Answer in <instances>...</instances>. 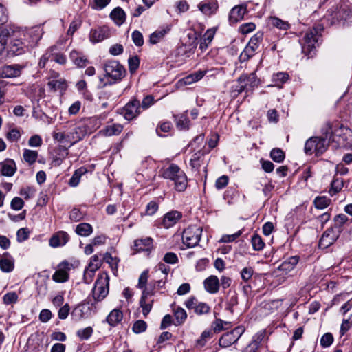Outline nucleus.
<instances>
[{
  "mask_svg": "<svg viewBox=\"0 0 352 352\" xmlns=\"http://www.w3.org/2000/svg\"><path fill=\"white\" fill-rule=\"evenodd\" d=\"M7 37V53L11 56H19L28 50L26 43V34L24 30L14 26L6 27L0 36Z\"/></svg>",
  "mask_w": 352,
  "mask_h": 352,
  "instance_id": "f257e3e1",
  "label": "nucleus"
},
{
  "mask_svg": "<svg viewBox=\"0 0 352 352\" xmlns=\"http://www.w3.org/2000/svg\"><path fill=\"white\" fill-rule=\"evenodd\" d=\"M340 131V130H336L333 133L331 128L328 126L324 133V137H311L306 141L304 148L305 153L309 155L314 153L317 156L322 155L327 150L328 145L327 140H328L329 142L337 141L336 136L340 135V134H337Z\"/></svg>",
  "mask_w": 352,
  "mask_h": 352,
  "instance_id": "f03ea898",
  "label": "nucleus"
},
{
  "mask_svg": "<svg viewBox=\"0 0 352 352\" xmlns=\"http://www.w3.org/2000/svg\"><path fill=\"white\" fill-rule=\"evenodd\" d=\"M160 174L164 179H170L174 182L175 189L178 192H184L188 186L187 176L185 173L175 164H171L166 168L160 170Z\"/></svg>",
  "mask_w": 352,
  "mask_h": 352,
  "instance_id": "7ed1b4c3",
  "label": "nucleus"
},
{
  "mask_svg": "<svg viewBox=\"0 0 352 352\" xmlns=\"http://www.w3.org/2000/svg\"><path fill=\"white\" fill-rule=\"evenodd\" d=\"M322 30V25L318 24L305 33L302 43V52L308 58H312L316 54V48L319 45Z\"/></svg>",
  "mask_w": 352,
  "mask_h": 352,
  "instance_id": "20e7f679",
  "label": "nucleus"
},
{
  "mask_svg": "<svg viewBox=\"0 0 352 352\" xmlns=\"http://www.w3.org/2000/svg\"><path fill=\"white\" fill-rule=\"evenodd\" d=\"M109 277L107 274H98L92 289V296L95 302L102 301L109 294Z\"/></svg>",
  "mask_w": 352,
  "mask_h": 352,
  "instance_id": "39448f33",
  "label": "nucleus"
},
{
  "mask_svg": "<svg viewBox=\"0 0 352 352\" xmlns=\"http://www.w3.org/2000/svg\"><path fill=\"white\" fill-rule=\"evenodd\" d=\"M202 228L197 226H190L185 229L182 234V241L188 248L196 246L200 241Z\"/></svg>",
  "mask_w": 352,
  "mask_h": 352,
  "instance_id": "423d86ee",
  "label": "nucleus"
},
{
  "mask_svg": "<svg viewBox=\"0 0 352 352\" xmlns=\"http://www.w3.org/2000/svg\"><path fill=\"white\" fill-rule=\"evenodd\" d=\"M106 75L115 81L122 80L126 75V69L117 60H107L104 65Z\"/></svg>",
  "mask_w": 352,
  "mask_h": 352,
  "instance_id": "0eeeda50",
  "label": "nucleus"
},
{
  "mask_svg": "<svg viewBox=\"0 0 352 352\" xmlns=\"http://www.w3.org/2000/svg\"><path fill=\"white\" fill-rule=\"evenodd\" d=\"M245 331L243 326H238L230 331L223 333L219 340V344L221 347H228L236 343Z\"/></svg>",
  "mask_w": 352,
  "mask_h": 352,
  "instance_id": "6e6552de",
  "label": "nucleus"
},
{
  "mask_svg": "<svg viewBox=\"0 0 352 352\" xmlns=\"http://www.w3.org/2000/svg\"><path fill=\"white\" fill-rule=\"evenodd\" d=\"M141 112L140 102L136 98H133L123 107L121 113L126 120H132L137 118Z\"/></svg>",
  "mask_w": 352,
  "mask_h": 352,
  "instance_id": "1a4fd4ad",
  "label": "nucleus"
},
{
  "mask_svg": "<svg viewBox=\"0 0 352 352\" xmlns=\"http://www.w3.org/2000/svg\"><path fill=\"white\" fill-rule=\"evenodd\" d=\"M88 133V126L84 124H80L75 126L73 130L67 134V137L70 138V144L69 146H73L76 142L81 140Z\"/></svg>",
  "mask_w": 352,
  "mask_h": 352,
  "instance_id": "9d476101",
  "label": "nucleus"
},
{
  "mask_svg": "<svg viewBox=\"0 0 352 352\" xmlns=\"http://www.w3.org/2000/svg\"><path fill=\"white\" fill-rule=\"evenodd\" d=\"M23 65L19 64L5 65L0 67V78H15L21 75Z\"/></svg>",
  "mask_w": 352,
  "mask_h": 352,
  "instance_id": "9b49d317",
  "label": "nucleus"
},
{
  "mask_svg": "<svg viewBox=\"0 0 352 352\" xmlns=\"http://www.w3.org/2000/svg\"><path fill=\"white\" fill-rule=\"evenodd\" d=\"M339 233L333 228H328L322 235L318 246L321 249H326L331 245L338 238Z\"/></svg>",
  "mask_w": 352,
  "mask_h": 352,
  "instance_id": "f8f14e48",
  "label": "nucleus"
},
{
  "mask_svg": "<svg viewBox=\"0 0 352 352\" xmlns=\"http://www.w3.org/2000/svg\"><path fill=\"white\" fill-rule=\"evenodd\" d=\"M17 170L14 160L8 158L0 162V176L12 177Z\"/></svg>",
  "mask_w": 352,
  "mask_h": 352,
  "instance_id": "ddd939ff",
  "label": "nucleus"
},
{
  "mask_svg": "<svg viewBox=\"0 0 352 352\" xmlns=\"http://www.w3.org/2000/svg\"><path fill=\"white\" fill-rule=\"evenodd\" d=\"M69 240V234L65 231H58L50 238L49 243L52 248L65 245Z\"/></svg>",
  "mask_w": 352,
  "mask_h": 352,
  "instance_id": "4468645a",
  "label": "nucleus"
},
{
  "mask_svg": "<svg viewBox=\"0 0 352 352\" xmlns=\"http://www.w3.org/2000/svg\"><path fill=\"white\" fill-rule=\"evenodd\" d=\"M182 217V212L177 210H172L167 212L163 218L162 226L165 228L173 226Z\"/></svg>",
  "mask_w": 352,
  "mask_h": 352,
  "instance_id": "2eb2a0df",
  "label": "nucleus"
},
{
  "mask_svg": "<svg viewBox=\"0 0 352 352\" xmlns=\"http://www.w3.org/2000/svg\"><path fill=\"white\" fill-rule=\"evenodd\" d=\"M26 34V43L29 47H34L42 37L41 30L39 28L25 31Z\"/></svg>",
  "mask_w": 352,
  "mask_h": 352,
  "instance_id": "dca6fc26",
  "label": "nucleus"
},
{
  "mask_svg": "<svg viewBox=\"0 0 352 352\" xmlns=\"http://www.w3.org/2000/svg\"><path fill=\"white\" fill-rule=\"evenodd\" d=\"M154 295V292L152 290H149L148 289H144V290L142 291V296L140 300V305L142 308V314L144 317H146L147 315L151 311L152 307H153V300H151V302L147 303L146 302V298L149 296Z\"/></svg>",
  "mask_w": 352,
  "mask_h": 352,
  "instance_id": "f3484780",
  "label": "nucleus"
},
{
  "mask_svg": "<svg viewBox=\"0 0 352 352\" xmlns=\"http://www.w3.org/2000/svg\"><path fill=\"white\" fill-rule=\"evenodd\" d=\"M109 31L107 28L102 27L92 30L90 33V39L92 42H100L108 38Z\"/></svg>",
  "mask_w": 352,
  "mask_h": 352,
  "instance_id": "a211bd4d",
  "label": "nucleus"
},
{
  "mask_svg": "<svg viewBox=\"0 0 352 352\" xmlns=\"http://www.w3.org/2000/svg\"><path fill=\"white\" fill-rule=\"evenodd\" d=\"M246 13V8L243 6H235L233 8L229 14V21L230 23H236L243 19Z\"/></svg>",
  "mask_w": 352,
  "mask_h": 352,
  "instance_id": "6ab92c4d",
  "label": "nucleus"
},
{
  "mask_svg": "<svg viewBox=\"0 0 352 352\" xmlns=\"http://www.w3.org/2000/svg\"><path fill=\"white\" fill-rule=\"evenodd\" d=\"M204 287L210 294H215L219 291L220 283L216 276H210L204 280Z\"/></svg>",
  "mask_w": 352,
  "mask_h": 352,
  "instance_id": "aec40b11",
  "label": "nucleus"
},
{
  "mask_svg": "<svg viewBox=\"0 0 352 352\" xmlns=\"http://www.w3.org/2000/svg\"><path fill=\"white\" fill-rule=\"evenodd\" d=\"M170 30V25L160 28L150 35L149 42L151 44H156L162 41L165 35Z\"/></svg>",
  "mask_w": 352,
  "mask_h": 352,
  "instance_id": "412c9836",
  "label": "nucleus"
},
{
  "mask_svg": "<svg viewBox=\"0 0 352 352\" xmlns=\"http://www.w3.org/2000/svg\"><path fill=\"white\" fill-rule=\"evenodd\" d=\"M134 247L138 252L150 251L153 248V239L146 237L137 239L134 241Z\"/></svg>",
  "mask_w": 352,
  "mask_h": 352,
  "instance_id": "4be33fe9",
  "label": "nucleus"
},
{
  "mask_svg": "<svg viewBox=\"0 0 352 352\" xmlns=\"http://www.w3.org/2000/svg\"><path fill=\"white\" fill-rule=\"evenodd\" d=\"M199 9L205 14L210 15L218 9V3L215 0L201 2L198 5Z\"/></svg>",
  "mask_w": 352,
  "mask_h": 352,
  "instance_id": "5701e85b",
  "label": "nucleus"
},
{
  "mask_svg": "<svg viewBox=\"0 0 352 352\" xmlns=\"http://www.w3.org/2000/svg\"><path fill=\"white\" fill-rule=\"evenodd\" d=\"M0 269L3 272H10L14 269V261L8 252L0 259Z\"/></svg>",
  "mask_w": 352,
  "mask_h": 352,
  "instance_id": "b1692460",
  "label": "nucleus"
},
{
  "mask_svg": "<svg viewBox=\"0 0 352 352\" xmlns=\"http://www.w3.org/2000/svg\"><path fill=\"white\" fill-rule=\"evenodd\" d=\"M123 318V314L118 309H113L107 316L106 320L112 327L116 326Z\"/></svg>",
  "mask_w": 352,
  "mask_h": 352,
  "instance_id": "393cba45",
  "label": "nucleus"
},
{
  "mask_svg": "<svg viewBox=\"0 0 352 352\" xmlns=\"http://www.w3.org/2000/svg\"><path fill=\"white\" fill-rule=\"evenodd\" d=\"M47 86L52 91H62L67 89V85L65 79L58 78L49 80Z\"/></svg>",
  "mask_w": 352,
  "mask_h": 352,
  "instance_id": "a878e982",
  "label": "nucleus"
},
{
  "mask_svg": "<svg viewBox=\"0 0 352 352\" xmlns=\"http://www.w3.org/2000/svg\"><path fill=\"white\" fill-rule=\"evenodd\" d=\"M177 127L180 129H188L189 127L190 120L187 116V111L177 116H174Z\"/></svg>",
  "mask_w": 352,
  "mask_h": 352,
  "instance_id": "bb28decb",
  "label": "nucleus"
},
{
  "mask_svg": "<svg viewBox=\"0 0 352 352\" xmlns=\"http://www.w3.org/2000/svg\"><path fill=\"white\" fill-rule=\"evenodd\" d=\"M239 83L248 82V86L251 88L258 85L257 77L255 72H252L250 74H242L237 80Z\"/></svg>",
  "mask_w": 352,
  "mask_h": 352,
  "instance_id": "cd10ccee",
  "label": "nucleus"
},
{
  "mask_svg": "<svg viewBox=\"0 0 352 352\" xmlns=\"http://www.w3.org/2000/svg\"><path fill=\"white\" fill-rule=\"evenodd\" d=\"M110 16L117 25H120L124 22L126 14L121 8L117 7L112 10Z\"/></svg>",
  "mask_w": 352,
  "mask_h": 352,
  "instance_id": "c85d7f7f",
  "label": "nucleus"
},
{
  "mask_svg": "<svg viewBox=\"0 0 352 352\" xmlns=\"http://www.w3.org/2000/svg\"><path fill=\"white\" fill-rule=\"evenodd\" d=\"M239 303L238 295L235 291H229L228 296L226 300V309L228 310L230 313H234V307Z\"/></svg>",
  "mask_w": 352,
  "mask_h": 352,
  "instance_id": "c756f323",
  "label": "nucleus"
},
{
  "mask_svg": "<svg viewBox=\"0 0 352 352\" xmlns=\"http://www.w3.org/2000/svg\"><path fill=\"white\" fill-rule=\"evenodd\" d=\"M76 233L81 236H89L93 232L92 226L87 223H79L75 230Z\"/></svg>",
  "mask_w": 352,
  "mask_h": 352,
  "instance_id": "7c9ffc66",
  "label": "nucleus"
},
{
  "mask_svg": "<svg viewBox=\"0 0 352 352\" xmlns=\"http://www.w3.org/2000/svg\"><path fill=\"white\" fill-rule=\"evenodd\" d=\"M214 31L212 30H208L205 32L199 45V48L201 51H205L208 48V45L212 42L214 38Z\"/></svg>",
  "mask_w": 352,
  "mask_h": 352,
  "instance_id": "2f4dec72",
  "label": "nucleus"
},
{
  "mask_svg": "<svg viewBox=\"0 0 352 352\" xmlns=\"http://www.w3.org/2000/svg\"><path fill=\"white\" fill-rule=\"evenodd\" d=\"M349 221L348 217L344 214H340L336 215L334 219V227L338 229L337 232L340 233L342 230V226L347 223Z\"/></svg>",
  "mask_w": 352,
  "mask_h": 352,
  "instance_id": "473e14b6",
  "label": "nucleus"
},
{
  "mask_svg": "<svg viewBox=\"0 0 352 352\" xmlns=\"http://www.w3.org/2000/svg\"><path fill=\"white\" fill-rule=\"evenodd\" d=\"M289 79V75L286 72H277L272 76V81L274 85L282 87V85L286 82Z\"/></svg>",
  "mask_w": 352,
  "mask_h": 352,
  "instance_id": "72a5a7b5",
  "label": "nucleus"
},
{
  "mask_svg": "<svg viewBox=\"0 0 352 352\" xmlns=\"http://www.w3.org/2000/svg\"><path fill=\"white\" fill-rule=\"evenodd\" d=\"M269 23L272 26L283 30H287L290 28V25L288 23V22L283 21L276 16H271L269 19Z\"/></svg>",
  "mask_w": 352,
  "mask_h": 352,
  "instance_id": "f704fd0d",
  "label": "nucleus"
},
{
  "mask_svg": "<svg viewBox=\"0 0 352 352\" xmlns=\"http://www.w3.org/2000/svg\"><path fill=\"white\" fill-rule=\"evenodd\" d=\"M148 271L144 270L140 274L139 279H138V284L137 287L140 289H142V291L144 290V289H148L149 290H152V283H151L148 285V287H146V284L148 282Z\"/></svg>",
  "mask_w": 352,
  "mask_h": 352,
  "instance_id": "c9c22d12",
  "label": "nucleus"
},
{
  "mask_svg": "<svg viewBox=\"0 0 352 352\" xmlns=\"http://www.w3.org/2000/svg\"><path fill=\"white\" fill-rule=\"evenodd\" d=\"M206 73V71H198L187 76L183 80L185 84L190 85L201 79L205 76Z\"/></svg>",
  "mask_w": 352,
  "mask_h": 352,
  "instance_id": "e433bc0d",
  "label": "nucleus"
},
{
  "mask_svg": "<svg viewBox=\"0 0 352 352\" xmlns=\"http://www.w3.org/2000/svg\"><path fill=\"white\" fill-rule=\"evenodd\" d=\"M23 157V160L29 164V165H32L38 157V152L36 151L25 149Z\"/></svg>",
  "mask_w": 352,
  "mask_h": 352,
  "instance_id": "4c0bfd02",
  "label": "nucleus"
},
{
  "mask_svg": "<svg viewBox=\"0 0 352 352\" xmlns=\"http://www.w3.org/2000/svg\"><path fill=\"white\" fill-rule=\"evenodd\" d=\"M270 157L277 163H281L285 158V153L279 148H274L270 152Z\"/></svg>",
  "mask_w": 352,
  "mask_h": 352,
  "instance_id": "58836bf2",
  "label": "nucleus"
},
{
  "mask_svg": "<svg viewBox=\"0 0 352 352\" xmlns=\"http://www.w3.org/2000/svg\"><path fill=\"white\" fill-rule=\"evenodd\" d=\"M69 278L68 272L63 269L57 270L52 276V279L57 283H64Z\"/></svg>",
  "mask_w": 352,
  "mask_h": 352,
  "instance_id": "ea45409f",
  "label": "nucleus"
},
{
  "mask_svg": "<svg viewBox=\"0 0 352 352\" xmlns=\"http://www.w3.org/2000/svg\"><path fill=\"white\" fill-rule=\"evenodd\" d=\"M331 199L325 196L317 197L314 201V204L318 209H324L329 206Z\"/></svg>",
  "mask_w": 352,
  "mask_h": 352,
  "instance_id": "a19ab883",
  "label": "nucleus"
},
{
  "mask_svg": "<svg viewBox=\"0 0 352 352\" xmlns=\"http://www.w3.org/2000/svg\"><path fill=\"white\" fill-rule=\"evenodd\" d=\"M174 316L176 320V324L179 325L183 324L187 318L186 311L182 307H177L174 311Z\"/></svg>",
  "mask_w": 352,
  "mask_h": 352,
  "instance_id": "79ce46f5",
  "label": "nucleus"
},
{
  "mask_svg": "<svg viewBox=\"0 0 352 352\" xmlns=\"http://www.w3.org/2000/svg\"><path fill=\"white\" fill-rule=\"evenodd\" d=\"M123 129V126L120 124H113L107 126L105 128V134L108 136L119 135Z\"/></svg>",
  "mask_w": 352,
  "mask_h": 352,
  "instance_id": "37998d69",
  "label": "nucleus"
},
{
  "mask_svg": "<svg viewBox=\"0 0 352 352\" xmlns=\"http://www.w3.org/2000/svg\"><path fill=\"white\" fill-rule=\"evenodd\" d=\"M213 333L211 330H205L201 333L200 338L196 341V346L203 347L205 346L207 340L212 337Z\"/></svg>",
  "mask_w": 352,
  "mask_h": 352,
  "instance_id": "c03bdc74",
  "label": "nucleus"
},
{
  "mask_svg": "<svg viewBox=\"0 0 352 352\" xmlns=\"http://www.w3.org/2000/svg\"><path fill=\"white\" fill-rule=\"evenodd\" d=\"M252 248L256 251H260L265 247V243L258 234H254L251 239Z\"/></svg>",
  "mask_w": 352,
  "mask_h": 352,
  "instance_id": "a18cd8bd",
  "label": "nucleus"
},
{
  "mask_svg": "<svg viewBox=\"0 0 352 352\" xmlns=\"http://www.w3.org/2000/svg\"><path fill=\"white\" fill-rule=\"evenodd\" d=\"M255 51L256 50L254 49V47H251L247 45V46L245 47V49L239 56L240 60L241 62L248 60L250 58L253 56Z\"/></svg>",
  "mask_w": 352,
  "mask_h": 352,
  "instance_id": "49530a36",
  "label": "nucleus"
},
{
  "mask_svg": "<svg viewBox=\"0 0 352 352\" xmlns=\"http://www.w3.org/2000/svg\"><path fill=\"white\" fill-rule=\"evenodd\" d=\"M85 170L80 168L75 171L71 179H69V184L71 186L76 187L80 182V177L85 173Z\"/></svg>",
  "mask_w": 352,
  "mask_h": 352,
  "instance_id": "de8ad7c7",
  "label": "nucleus"
},
{
  "mask_svg": "<svg viewBox=\"0 0 352 352\" xmlns=\"http://www.w3.org/2000/svg\"><path fill=\"white\" fill-rule=\"evenodd\" d=\"M203 155L204 153L201 151H199L192 155L190 162L192 168L195 170H198L199 168L201 166L200 159Z\"/></svg>",
  "mask_w": 352,
  "mask_h": 352,
  "instance_id": "09e8293b",
  "label": "nucleus"
},
{
  "mask_svg": "<svg viewBox=\"0 0 352 352\" xmlns=\"http://www.w3.org/2000/svg\"><path fill=\"white\" fill-rule=\"evenodd\" d=\"M230 324L229 322L223 321L221 319L216 318V320L212 322V327L213 329L214 332L218 333L224 329H227L228 327H225L224 325L228 326Z\"/></svg>",
  "mask_w": 352,
  "mask_h": 352,
  "instance_id": "8fccbe9b",
  "label": "nucleus"
},
{
  "mask_svg": "<svg viewBox=\"0 0 352 352\" xmlns=\"http://www.w3.org/2000/svg\"><path fill=\"white\" fill-rule=\"evenodd\" d=\"M351 11L346 8H340L336 13L334 18L340 21H346L350 16Z\"/></svg>",
  "mask_w": 352,
  "mask_h": 352,
  "instance_id": "3c124183",
  "label": "nucleus"
},
{
  "mask_svg": "<svg viewBox=\"0 0 352 352\" xmlns=\"http://www.w3.org/2000/svg\"><path fill=\"white\" fill-rule=\"evenodd\" d=\"M93 333V329L91 327H87L84 329H79L76 335L80 338V340L89 339Z\"/></svg>",
  "mask_w": 352,
  "mask_h": 352,
  "instance_id": "603ef678",
  "label": "nucleus"
},
{
  "mask_svg": "<svg viewBox=\"0 0 352 352\" xmlns=\"http://www.w3.org/2000/svg\"><path fill=\"white\" fill-rule=\"evenodd\" d=\"M8 21L7 10L3 5L0 3V34L5 30L2 25Z\"/></svg>",
  "mask_w": 352,
  "mask_h": 352,
  "instance_id": "864d4df0",
  "label": "nucleus"
},
{
  "mask_svg": "<svg viewBox=\"0 0 352 352\" xmlns=\"http://www.w3.org/2000/svg\"><path fill=\"white\" fill-rule=\"evenodd\" d=\"M333 342V336L331 333H324L320 339V345L327 348L331 345Z\"/></svg>",
  "mask_w": 352,
  "mask_h": 352,
  "instance_id": "5fc2aeb1",
  "label": "nucleus"
},
{
  "mask_svg": "<svg viewBox=\"0 0 352 352\" xmlns=\"http://www.w3.org/2000/svg\"><path fill=\"white\" fill-rule=\"evenodd\" d=\"M129 69L131 74L134 73L140 65V59L137 56L130 57L128 60Z\"/></svg>",
  "mask_w": 352,
  "mask_h": 352,
  "instance_id": "6e6d98bb",
  "label": "nucleus"
},
{
  "mask_svg": "<svg viewBox=\"0 0 352 352\" xmlns=\"http://www.w3.org/2000/svg\"><path fill=\"white\" fill-rule=\"evenodd\" d=\"M147 327L146 322L144 320H137L133 325V331L135 333H140L146 331Z\"/></svg>",
  "mask_w": 352,
  "mask_h": 352,
  "instance_id": "4d7b16f0",
  "label": "nucleus"
},
{
  "mask_svg": "<svg viewBox=\"0 0 352 352\" xmlns=\"http://www.w3.org/2000/svg\"><path fill=\"white\" fill-rule=\"evenodd\" d=\"M242 234V230H239L233 234H224L221 236L219 242L221 243H230L235 241Z\"/></svg>",
  "mask_w": 352,
  "mask_h": 352,
  "instance_id": "13d9d810",
  "label": "nucleus"
},
{
  "mask_svg": "<svg viewBox=\"0 0 352 352\" xmlns=\"http://www.w3.org/2000/svg\"><path fill=\"white\" fill-rule=\"evenodd\" d=\"M3 300L6 305L16 303L18 300V295L16 292H8L3 296Z\"/></svg>",
  "mask_w": 352,
  "mask_h": 352,
  "instance_id": "bf43d9fd",
  "label": "nucleus"
},
{
  "mask_svg": "<svg viewBox=\"0 0 352 352\" xmlns=\"http://www.w3.org/2000/svg\"><path fill=\"white\" fill-rule=\"evenodd\" d=\"M154 103L155 100L153 96H152L151 95H148L145 96L143 98L142 103L140 104L141 110L142 111L148 109L150 107L154 104Z\"/></svg>",
  "mask_w": 352,
  "mask_h": 352,
  "instance_id": "052dcab7",
  "label": "nucleus"
},
{
  "mask_svg": "<svg viewBox=\"0 0 352 352\" xmlns=\"http://www.w3.org/2000/svg\"><path fill=\"white\" fill-rule=\"evenodd\" d=\"M254 273V270L251 267H246L242 269L241 271V278L245 281L248 282L251 279Z\"/></svg>",
  "mask_w": 352,
  "mask_h": 352,
  "instance_id": "680f3d73",
  "label": "nucleus"
},
{
  "mask_svg": "<svg viewBox=\"0 0 352 352\" xmlns=\"http://www.w3.org/2000/svg\"><path fill=\"white\" fill-rule=\"evenodd\" d=\"M24 206L23 200L18 197L12 199L10 203V207L14 210H20Z\"/></svg>",
  "mask_w": 352,
  "mask_h": 352,
  "instance_id": "e2e57ef3",
  "label": "nucleus"
},
{
  "mask_svg": "<svg viewBox=\"0 0 352 352\" xmlns=\"http://www.w3.org/2000/svg\"><path fill=\"white\" fill-rule=\"evenodd\" d=\"M210 310V307L206 303L200 302L194 311L198 315H201L209 313Z\"/></svg>",
  "mask_w": 352,
  "mask_h": 352,
  "instance_id": "0e129e2a",
  "label": "nucleus"
},
{
  "mask_svg": "<svg viewBox=\"0 0 352 352\" xmlns=\"http://www.w3.org/2000/svg\"><path fill=\"white\" fill-rule=\"evenodd\" d=\"M132 39L135 45L137 46H142L144 44L143 36L140 31L135 30L132 33Z\"/></svg>",
  "mask_w": 352,
  "mask_h": 352,
  "instance_id": "69168bd1",
  "label": "nucleus"
},
{
  "mask_svg": "<svg viewBox=\"0 0 352 352\" xmlns=\"http://www.w3.org/2000/svg\"><path fill=\"white\" fill-rule=\"evenodd\" d=\"M101 264V260L99 259V257L97 254H95L93 256H91L90 262L87 267L96 271L98 269L100 268Z\"/></svg>",
  "mask_w": 352,
  "mask_h": 352,
  "instance_id": "338daca9",
  "label": "nucleus"
},
{
  "mask_svg": "<svg viewBox=\"0 0 352 352\" xmlns=\"http://www.w3.org/2000/svg\"><path fill=\"white\" fill-rule=\"evenodd\" d=\"M159 206L155 201H150L146 208V214L147 215H153L158 210Z\"/></svg>",
  "mask_w": 352,
  "mask_h": 352,
  "instance_id": "774afa93",
  "label": "nucleus"
}]
</instances>
